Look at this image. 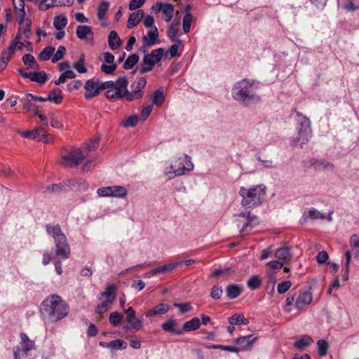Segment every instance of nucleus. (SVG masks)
<instances>
[{"label": "nucleus", "instance_id": "f257e3e1", "mask_svg": "<svg viewBox=\"0 0 359 359\" xmlns=\"http://www.w3.org/2000/svg\"><path fill=\"white\" fill-rule=\"evenodd\" d=\"M69 306L57 294H51L46 298L40 306V312L46 322L57 323L69 313Z\"/></svg>", "mask_w": 359, "mask_h": 359}, {"label": "nucleus", "instance_id": "f03ea898", "mask_svg": "<svg viewBox=\"0 0 359 359\" xmlns=\"http://www.w3.org/2000/svg\"><path fill=\"white\" fill-rule=\"evenodd\" d=\"M257 87L254 81L243 79L238 81L232 89L233 98L248 107L260 101V97L257 93Z\"/></svg>", "mask_w": 359, "mask_h": 359}, {"label": "nucleus", "instance_id": "7ed1b4c3", "mask_svg": "<svg viewBox=\"0 0 359 359\" xmlns=\"http://www.w3.org/2000/svg\"><path fill=\"white\" fill-rule=\"evenodd\" d=\"M238 194L242 198L241 204L245 208H255L259 206L266 196V187L263 184L253 186L250 188L241 187Z\"/></svg>", "mask_w": 359, "mask_h": 359}, {"label": "nucleus", "instance_id": "20e7f679", "mask_svg": "<svg viewBox=\"0 0 359 359\" xmlns=\"http://www.w3.org/2000/svg\"><path fill=\"white\" fill-rule=\"evenodd\" d=\"M20 337V346H16L13 347V358L14 359H26L29 356V352L35 349V342L28 337V336L21 332Z\"/></svg>", "mask_w": 359, "mask_h": 359}, {"label": "nucleus", "instance_id": "39448f33", "mask_svg": "<svg viewBox=\"0 0 359 359\" xmlns=\"http://www.w3.org/2000/svg\"><path fill=\"white\" fill-rule=\"evenodd\" d=\"M147 84V80L145 77H138L131 84L132 90L128 93L126 100L128 102L133 101L135 100H139L143 97L142 90L145 88Z\"/></svg>", "mask_w": 359, "mask_h": 359}, {"label": "nucleus", "instance_id": "423d86ee", "mask_svg": "<svg viewBox=\"0 0 359 359\" xmlns=\"http://www.w3.org/2000/svg\"><path fill=\"white\" fill-rule=\"evenodd\" d=\"M47 233L50 235L55 241V247H67V239L65 235L62 232L59 224L52 226L47 224L46 226Z\"/></svg>", "mask_w": 359, "mask_h": 359}, {"label": "nucleus", "instance_id": "0eeeda50", "mask_svg": "<svg viewBox=\"0 0 359 359\" xmlns=\"http://www.w3.org/2000/svg\"><path fill=\"white\" fill-rule=\"evenodd\" d=\"M84 158V154L81 149H78L74 151H71L68 154L62 156L61 163L67 167L76 166L80 164Z\"/></svg>", "mask_w": 359, "mask_h": 359}, {"label": "nucleus", "instance_id": "6e6552de", "mask_svg": "<svg viewBox=\"0 0 359 359\" xmlns=\"http://www.w3.org/2000/svg\"><path fill=\"white\" fill-rule=\"evenodd\" d=\"M22 136L26 138L42 141L48 143L53 140L50 135L47 134L42 128L37 127L32 130H27L22 133Z\"/></svg>", "mask_w": 359, "mask_h": 359}, {"label": "nucleus", "instance_id": "1a4fd4ad", "mask_svg": "<svg viewBox=\"0 0 359 359\" xmlns=\"http://www.w3.org/2000/svg\"><path fill=\"white\" fill-rule=\"evenodd\" d=\"M84 97L86 100H90L95 97H97L101 92L99 81L94 78L86 81L84 85Z\"/></svg>", "mask_w": 359, "mask_h": 359}, {"label": "nucleus", "instance_id": "9d476101", "mask_svg": "<svg viewBox=\"0 0 359 359\" xmlns=\"http://www.w3.org/2000/svg\"><path fill=\"white\" fill-rule=\"evenodd\" d=\"M177 162L175 163V167L177 166ZM178 168L174 170L175 175H184L186 172H189L194 169V164L191 162V157L187 154L184 155L183 158H180L177 161Z\"/></svg>", "mask_w": 359, "mask_h": 359}, {"label": "nucleus", "instance_id": "9b49d317", "mask_svg": "<svg viewBox=\"0 0 359 359\" xmlns=\"http://www.w3.org/2000/svg\"><path fill=\"white\" fill-rule=\"evenodd\" d=\"M238 216L247 219V222L243 224V227L241 229V233L248 232L259 224L258 217L256 215H252L250 212H241L238 214Z\"/></svg>", "mask_w": 359, "mask_h": 359}, {"label": "nucleus", "instance_id": "f8f14e48", "mask_svg": "<svg viewBox=\"0 0 359 359\" xmlns=\"http://www.w3.org/2000/svg\"><path fill=\"white\" fill-rule=\"evenodd\" d=\"M313 300V296L311 292L304 290L299 292L296 297L294 306L297 309H302L305 306L309 305Z\"/></svg>", "mask_w": 359, "mask_h": 359}, {"label": "nucleus", "instance_id": "ddd939ff", "mask_svg": "<svg viewBox=\"0 0 359 359\" xmlns=\"http://www.w3.org/2000/svg\"><path fill=\"white\" fill-rule=\"evenodd\" d=\"M126 313V320L130 324V329L135 331L140 330L142 327V321L135 318V311L133 307H129L125 311Z\"/></svg>", "mask_w": 359, "mask_h": 359}, {"label": "nucleus", "instance_id": "4468645a", "mask_svg": "<svg viewBox=\"0 0 359 359\" xmlns=\"http://www.w3.org/2000/svg\"><path fill=\"white\" fill-rule=\"evenodd\" d=\"M257 339L255 334H249L236 338L234 342L238 346L241 351L250 349Z\"/></svg>", "mask_w": 359, "mask_h": 359}, {"label": "nucleus", "instance_id": "2eb2a0df", "mask_svg": "<svg viewBox=\"0 0 359 359\" xmlns=\"http://www.w3.org/2000/svg\"><path fill=\"white\" fill-rule=\"evenodd\" d=\"M158 43V31L156 27H153L147 32V36L142 37V43L144 47L152 46Z\"/></svg>", "mask_w": 359, "mask_h": 359}, {"label": "nucleus", "instance_id": "dca6fc26", "mask_svg": "<svg viewBox=\"0 0 359 359\" xmlns=\"http://www.w3.org/2000/svg\"><path fill=\"white\" fill-rule=\"evenodd\" d=\"M161 328L163 331L172 333L175 335H180L183 334L182 327L177 326V320L170 319L161 325Z\"/></svg>", "mask_w": 359, "mask_h": 359}, {"label": "nucleus", "instance_id": "f3484780", "mask_svg": "<svg viewBox=\"0 0 359 359\" xmlns=\"http://www.w3.org/2000/svg\"><path fill=\"white\" fill-rule=\"evenodd\" d=\"M309 163L311 166H313L316 170L321 171L324 170H334V165L325 160H318L315 158H311L309 161Z\"/></svg>", "mask_w": 359, "mask_h": 359}, {"label": "nucleus", "instance_id": "a211bd4d", "mask_svg": "<svg viewBox=\"0 0 359 359\" xmlns=\"http://www.w3.org/2000/svg\"><path fill=\"white\" fill-rule=\"evenodd\" d=\"M311 135V131L307 130L298 129V135L293 140L292 144L293 146H299L302 147L309 142Z\"/></svg>", "mask_w": 359, "mask_h": 359}, {"label": "nucleus", "instance_id": "6ab92c4d", "mask_svg": "<svg viewBox=\"0 0 359 359\" xmlns=\"http://www.w3.org/2000/svg\"><path fill=\"white\" fill-rule=\"evenodd\" d=\"M76 34L79 39H87L88 40V37H89L90 41H93V40L94 33L92 28L87 25H79L76 27Z\"/></svg>", "mask_w": 359, "mask_h": 359}, {"label": "nucleus", "instance_id": "aec40b11", "mask_svg": "<svg viewBox=\"0 0 359 359\" xmlns=\"http://www.w3.org/2000/svg\"><path fill=\"white\" fill-rule=\"evenodd\" d=\"M69 184H70L69 179L66 180H64L62 182H60L58 184H53L51 185L48 186L46 188L45 191L49 192V193H52V192L57 193V192H60L62 191H69V190H71L69 189Z\"/></svg>", "mask_w": 359, "mask_h": 359}, {"label": "nucleus", "instance_id": "412c9836", "mask_svg": "<svg viewBox=\"0 0 359 359\" xmlns=\"http://www.w3.org/2000/svg\"><path fill=\"white\" fill-rule=\"evenodd\" d=\"M155 64L156 63L154 62V60L149 57L147 54L144 55L143 60L139 66V72L141 74H143L146 72L151 71L154 69Z\"/></svg>", "mask_w": 359, "mask_h": 359}, {"label": "nucleus", "instance_id": "4be33fe9", "mask_svg": "<svg viewBox=\"0 0 359 359\" xmlns=\"http://www.w3.org/2000/svg\"><path fill=\"white\" fill-rule=\"evenodd\" d=\"M108 43L111 50L118 49L122 43L121 38L116 31H111L108 35Z\"/></svg>", "mask_w": 359, "mask_h": 359}, {"label": "nucleus", "instance_id": "5701e85b", "mask_svg": "<svg viewBox=\"0 0 359 359\" xmlns=\"http://www.w3.org/2000/svg\"><path fill=\"white\" fill-rule=\"evenodd\" d=\"M144 12L142 10L133 12L128 18L127 27L128 29H132L135 27L141 21Z\"/></svg>", "mask_w": 359, "mask_h": 359}, {"label": "nucleus", "instance_id": "b1692460", "mask_svg": "<svg viewBox=\"0 0 359 359\" xmlns=\"http://www.w3.org/2000/svg\"><path fill=\"white\" fill-rule=\"evenodd\" d=\"M169 310V306L167 304L161 303L151 309H149L145 316L148 318L153 317L158 314H165Z\"/></svg>", "mask_w": 359, "mask_h": 359}, {"label": "nucleus", "instance_id": "393cba45", "mask_svg": "<svg viewBox=\"0 0 359 359\" xmlns=\"http://www.w3.org/2000/svg\"><path fill=\"white\" fill-rule=\"evenodd\" d=\"M296 112L297 118V121L299 125L298 129L307 130V131H311V121L308 117L303 115L301 112L297 111L296 109L294 110Z\"/></svg>", "mask_w": 359, "mask_h": 359}, {"label": "nucleus", "instance_id": "a878e982", "mask_svg": "<svg viewBox=\"0 0 359 359\" xmlns=\"http://www.w3.org/2000/svg\"><path fill=\"white\" fill-rule=\"evenodd\" d=\"M69 189L71 190L73 189H76L79 191H86L88 190L89 187L87 182L82 178L69 179Z\"/></svg>", "mask_w": 359, "mask_h": 359}, {"label": "nucleus", "instance_id": "bb28decb", "mask_svg": "<svg viewBox=\"0 0 359 359\" xmlns=\"http://www.w3.org/2000/svg\"><path fill=\"white\" fill-rule=\"evenodd\" d=\"M114 87L119 89L122 93L125 95V99L128 97V90L127 88L128 85V80L126 76H119L116 81H114Z\"/></svg>", "mask_w": 359, "mask_h": 359}, {"label": "nucleus", "instance_id": "cd10ccee", "mask_svg": "<svg viewBox=\"0 0 359 359\" xmlns=\"http://www.w3.org/2000/svg\"><path fill=\"white\" fill-rule=\"evenodd\" d=\"M201 323L198 317H194L190 320L185 322L183 325L182 330L184 332H191L198 330Z\"/></svg>", "mask_w": 359, "mask_h": 359}, {"label": "nucleus", "instance_id": "c85d7f7f", "mask_svg": "<svg viewBox=\"0 0 359 359\" xmlns=\"http://www.w3.org/2000/svg\"><path fill=\"white\" fill-rule=\"evenodd\" d=\"M333 211H330L329 215L326 216L324 213L320 212L319 210L315 208L311 209L309 212V217L312 219H327L329 222L332 221V215Z\"/></svg>", "mask_w": 359, "mask_h": 359}, {"label": "nucleus", "instance_id": "c756f323", "mask_svg": "<svg viewBox=\"0 0 359 359\" xmlns=\"http://www.w3.org/2000/svg\"><path fill=\"white\" fill-rule=\"evenodd\" d=\"M226 295L229 299H235L241 294L242 292V287L238 285L231 284L226 286Z\"/></svg>", "mask_w": 359, "mask_h": 359}, {"label": "nucleus", "instance_id": "7c9ffc66", "mask_svg": "<svg viewBox=\"0 0 359 359\" xmlns=\"http://www.w3.org/2000/svg\"><path fill=\"white\" fill-rule=\"evenodd\" d=\"M180 264V262L169 263L163 266H160L154 269L153 273L157 274H166L173 271L177 266Z\"/></svg>", "mask_w": 359, "mask_h": 359}, {"label": "nucleus", "instance_id": "2f4dec72", "mask_svg": "<svg viewBox=\"0 0 359 359\" xmlns=\"http://www.w3.org/2000/svg\"><path fill=\"white\" fill-rule=\"evenodd\" d=\"M228 322L231 325H247L249 320L245 318L243 313H234L228 318Z\"/></svg>", "mask_w": 359, "mask_h": 359}, {"label": "nucleus", "instance_id": "473e14b6", "mask_svg": "<svg viewBox=\"0 0 359 359\" xmlns=\"http://www.w3.org/2000/svg\"><path fill=\"white\" fill-rule=\"evenodd\" d=\"M62 90L60 88H54L49 93L46 98V101H51L55 104H60L62 101L61 95Z\"/></svg>", "mask_w": 359, "mask_h": 359}, {"label": "nucleus", "instance_id": "72a5a7b5", "mask_svg": "<svg viewBox=\"0 0 359 359\" xmlns=\"http://www.w3.org/2000/svg\"><path fill=\"white\" fill-rule=\"evenodd\" d=\"M290 248H278L275 255L282 262H287L290 260L292 255L290 251Z\"/></svg>", "mask_w": 359, "mask_h": 359}, {"label": "nucleus", "instance_id": "f704fd0d", "mask_svg": "<svg viewBox=\"0 0 359 359\" xmlns=\"http://www.w3.org/2000/svg\"><path fill=\"white\" fill-rule=\"evenodd\" d=\"M116 290L115 285H109L106 287L105 291L101 292L100 294L105 297L106 300H111V303H113L116 299Z\"/></svg>", "mask_w": 359, "mask_h": 359}, {"label": "nucleus", "instance_id": "c9c22d12", "mask_svg": "<svg viewBox=\"0 0 359 359\" xmlns=\"http://www.w3.org/2000/svg\"><path fill=\"white\" fill-rule=\"evenodd\" d=\"M313 342V339L311 337L309 336H305L298 340H297L294 344V346L298 350H304L306 346H309Z\"/></svg>", "mask_w": 359, "mask_h": 359}, {"label": "nucleus", "instance_id": "e433bc0d", "mask_svg": "<svg viewBox=\"0 0 359 359\" xmlns=\"http://www.w3.org/2000/svg\"><path fill=\"white\" fill-rule=\"evenodd\" d=\"M48 79V74L44 71L32 72L30 80L39 83L40 85L45 83Z\"/></svg>", "mask_w": 359, "mask_h": 359}, {"label": "nucleus", "instance_id": "4c0bfd02", "mask_svg": "<svg viewBox=\"0 0 359 359\" xmlns=\"http://www.w3.org/2000/svg\"><path fill=\"white\" fill-rule=\"evenodd\" d=\"M32 21L29 18H25L22 24L20 25L19 28H22L21 33L25 36V39H29L31 34Z\"/></svg>", "mask_w": 359, "mask_h": 359}, {"label": "nucleus", "instance_id": "58836bf2", "mask_svg": "<svg viewBox=\"0 0 359 359\" xmlns=\"http://www.w3.org/2000/svg\"><path fill=\"white\" fill-rule=\"evenodd\" d=\"M22 61L28 69H39V64L36 62L34 57L30 54H25L22 56Z\"/></svg>", "mask_w": 359, "mask_h": 359}, {"label": "nucleus", "instance_id": "ea45409f", "mask_svg": "<svg viewBox=\"0 0 359 359\" xmlns=\"http://www.w3.org/2000/svg\"><path fill=\"white\" fill-rule=\"evenodd\" d=\"M106 97L109 99H121L125 98V95L121 93L119 89H116V87H113L109 90H107L104 93Z\"/></svg>", "mask_w": 359, "mask_h": 359}, {"label": "nucleus", "instance_id": "a19ab883", "mask_svg": "<svg viewBox=\"0 0 359 359\" xmlns=\"http://www.w3.org/2000/svg\"><path fill=\"white\" fill-rule=\"evenodd\" d=\"M67 24V18L65 15H59L54 18L53 26L57 30L62 29Z\"/></svg>", "mask_w": 359, "mask_h": 359}, {"label": "nucleus", "instance_id": "79ce46f5", "mask_svg": "<svg viewBox=\"0 0 359 359\" xmlns=\"http://www.w3.org/2000/svg\"><path fill=\"white\" fill-rule=\"evenodd\" d=\"M109 8V4L107 1H102L97 8V18L100 20L105 18L107 12Z\"/></svg>", "mask_w": 359, "mask_h": 359}, {"label": "nucleus", "instance_id": "37998d69", "mask_svg": "<svg viewBox=\"0 0 359 359\" xmlns=\"http://www.w3.org/2000/svg\"><path fill=\"white\" fill-rule=\"evenodd\" d=\"M167 36L171 41L182 43V41L178 37V29L175 28L172 24L168 27Z\"/></svg>", "mask_w": 359, "mask_h": 359}, {"label": "nucleus", "instance_id": "c03bdc74", "mask_svg": "<svg viewBox=\"0 0 359 359\" xmlns=\"http://www.w3.org/2000/svg\"><path fill=\"white\" fill-rule=\"evenodd\" d=\"M139 59V55L136 53L129 55L123 64V68L125 69H132L138 62Z\"/></svg>", "mask_w": 359, "mask_h": 359}, {"label": "nucleus", "instance_id": "a18cd8bd", "mask_svg": "<svg viewBox=\"0 0 359 359\" xmlns=\"http://www.w3.org/2000/svg\"><path fill=\"white\" fill-rule=\"evenodd\" d=\"M164 100L165 97L163 95V92L161 90L158 89L156 91H154L152 97L153 104L156 105V107H161L163 104Z\"/></svg>", "mask_w": 359, "mask_h": 359}, {"label": "nucleus", "instance_id": "49530a36", "mask_svg": "<svg viewBox=\"0 0 359 359\" xmlns=\"http://www.w3.org/2000/svg\"><path fill=\"white\" fill-rule=\"evenodd\" d=\"M55 48L52 46H47L39 55V60L41 61H46L50 59L53 55Z\"/></svg>", "mask_w": 359, "mask_h": 359}, {"label": "nucleus", "instance_id": "de8ad7c7", "mask_svg": "<svg viewBox=\"0 0 359 359\" xmlns=\"http://www.w3.org/2000/svg\"><path fill=\"white\" fill-rule=\"evenodd\" d=\"M112 197L124 198L128 194L127 189L123 186H111Z\"/></svg>", "mask_w": 359, "mask_h": 359}, {"label": "nucleus", "instance_id": "09e8293b", "mask_svg": "<svg viewBox=\"0 0 359 359\" xmlns=\"http://www.w3.org/2000/svg\"><path fill=\"white\" fill-rule=\"evenodd\" d=\"M262 284L261 279L257 276H252L247 281L248 287L251 290L258 289Z\"/></svg>", "mask_w": 359, "mask_h": 359}, {"label": "nucleus", "instance_id": "8fccbe9b", "mask_svg": "<svg viewBox=\"0 0 359 359\" xmlns=\"http://www.w3.org/2000/svg\"><path fill=\"white\" fill-rule=\"evenodd\" d=\"M139 117L137 115H132L121 123V126L124 128L134 127L138 122Z\"/></svg>", "mask_w": 359, "mask_h": 359}, {"label": "nucleus", "instance_id": "3c124183", "mask_svg": "<svg viewBox=\"0 0 359 359\" xmlns=\"http://www.w3.org/2000/svg\"><path fill=\"white\" fill-rule=\"evenodd\" d=\"M16 48V46H14V44H10V46L7 48V49L2 51L1 55V58L6 62H8L9 60L11 58L12 55H13L15 50Z\"/></svg>", "mask_w": 359, "mask_h": 359}, {"label": "nucleus", "instance_id": "603ef678", "mask_svg": "<svg viewBox=\"0 0 359 359\" xmlns=\"http://www.w3.org/2000/svg\"><path fill=\"white\" fill-rule=\"evenodd\" d=\"M85 62V55L82 54L77 62H74L73 65V67L76 69L79 73H86L87 72V69L84 66Z\"/></svg>", "mask_w": 359, "mask_h": 359}, {"label": "nucleus", "instance_id": "864d4df0", "mask_svg": "<svg viewBox=\"0 0 359 359\" xmlns=\"http://www.w3.org/2000/svg\"><path fill=\"white\" fill-rule=\"evenodd\" d=\"M318 351L320 356H325L327 354L329 348L328 343L324 339H320L317 341Z\"/></svg>", "mask_w": 359, "mask_h": 359}, {"label": "nucleus", "instance_id": "5fc2aeb1", "mask_svg": "<svg viewBox=\"0 0 359 359\" xmlns=\"http://www.w3.org/2000/svg\"><path fill=\"white\" fill-rule=\"evenodd\" d=\"M123 315L117 311H114L109 315V323L114 326L117 327L122 321Z\"/></svg>", "mask_w": 359, "mask_h": 359}, {"label": "nucleus", "instance_id": "6e6d98bb", "mask_svg": "<svg viewBox=\"0 0 359 359\" xmlns=\"http://www.w3.org/2000/svg\"><path fill=\"white\" fill-rule=\"evenodd\" d=\"M164 53V49L162 48H159L155 50H153L150 53L147 54L149 57H151L155 63L159 62L163 57Z\"/></svg>", "mask_w": 359, "mask_h": 359}, {"label": "nucleus", "instance_id": "4d7b16f0", "mask_svg": "<svg viewBox=\"0 0 359 359\" xmlns=\"http://www.w3.org/2000/svg\"><path fill=\"white\" fill-rule=\"evenodd\" d=\"M173 306L177 307L179 309L180 313L182 314L184 313L190 312L193 307L190 302H186V303H174Z\"/></svg>", "mask_w": 359, "mask_h": 359}, {"label": "nucleus", "instance_id": "13d9d810", "mask_svg": "<svg viewBox=\"0 0 359 359\" xmlns=\"http://www.w3.org/2000/svg\"><path fill=\"white\" fill-rule=\"evenodd\" d=\"M113 303H111V300H106L103 302L102 304L97 305L95 310L96 313L100 315L106 313L110 309V306Z\"/></svg>", "mask_w": 359, "mask_h": 359}, {"label": "nucleus", "instance_id": "bf43d9fd", "mask_svg": "<svg viewBox=\"0 0 359 359\" xmlns=\"http://www.w3.org/2000/svg\"><path fill=\"white\" fill-rule=\"evenodd\" d=\"M193 16L190 13H187L183 18V31L184 33H188L190 31L191 23L192 21Z\"/></svg>", "mask_w": 359, "mask_h": 359}, {"label": "nucleus", "instance_id": "052dcab7", "mask_svg": "<svg viewBox=\"0 0 359 359\" xmlns=\"http://www.w3.org/2000/svg\"><path fill=\"white\" fill-rule=\"evenodd\" d=\"M110 348L116 350H123L127 348V343L122 339H116L109 341Z\"/></svg>", "mask_w": 359, "mask_h": 359}, {"label": "nucleus", "instance_id": "680f3d73", "mask_svg": "<svg viewBox=\"0 0 359 359\" xmlns=\"http://www.w3.org/2000/svg\"><path fill=\"white\" fill-rule=\"evenodd\" d=\"M66 53V48L63 46H60L58 47L56 53L53 55V57L51 59L53 63H56L60 60L62 59L64 57V55Z\"/></svg>", "mask_w": 359, "mask_h": 359}, {"label": "nucleus", "instance_id": "e2e57ef3", "mask_svg": "<svg viewBox=\"0 0 359 359\" xmlns=\"http://www.w3.org/2000/svg\"><path fill=\"white\" fill-rule=\"evenodd\" d=\"M163 13L165 15L166 18H165V21L166 22H169L172 16H173V13H174V7L172 5L170 4H166L164 5L163 8Z\"/></svg>", "mask_w": 359, "mask_h": 359}, {"label": "nucleus", "instance_id": "0e129e2a", "mask_svg": "<svg viewBox=\"0 0 359 359\" xmlns=\"http://www.w3.org/2000/svg\"><path fill=\"white\" fill-rule=\"evenodd\" d=\"M62 6L61 0H49L48 4H43L41 6H39L40 11H46L47 9L54 6Z\"/></svg>", "mask_w": 359, "mask_h": 359}, {"label": "nucleus", "instance_id": "69168bd1", "mask_svg": "<svg viewBox=\"0 0 359 359\" xmlns=\"http://www.w3.org/2000/svg\"><path fill=\"white\" fill-rule=\"evenodd\" d=\"M223 290L222 286L214 285L210 292V297L213 299H219L222 295Z\"/></svg>", "mask_w": 359, "mask_h": 359}, {"label": "nucleus", "instance_id": "338daca9", "mask_svg": "<svg viewBox=\"0 0 359 359\" xmlns=\"http://www.w3.org/2000/svg\"><path fill=\"white\" fill-rule=\"evenodd\" d=\"M292 283L290 280H285L278 285L277 290L279 294L285 293L291 287Z\"/></svg>", "mask_w": 359, "mask_h": 359}, {"label": "nucleus", "instance_id": "774afa93", "mask_svg": "<svg viewBox=\"0 0 359 359\" xmlns=\"http://www.w3.org/2000/svg\"><path fill=\"white\" fill-rule=\"evenodd\" d=\"M117 69L116 64L107 65L105 63L102 64L101 71L107 74H111Z\"/></svg>", "mask_w": 359, "mask_h": 359}]
</instances>
